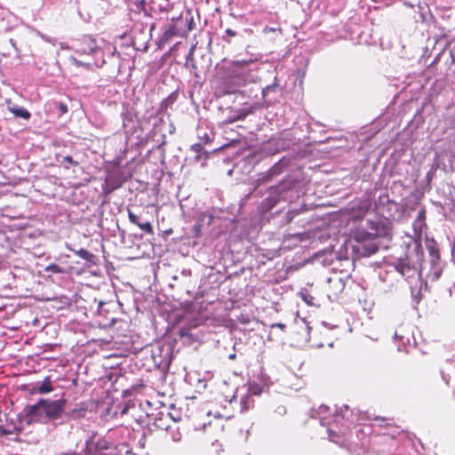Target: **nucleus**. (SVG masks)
Segmentation results:
<instances>
[{"instance_id":"f257e3e1","label":"nucleus","mask_w":455,"mask_h":455,"mask_svg":"<svg viewBox=\"0 0 455 455\" xmlns=\"http://www.w3.org/2000/svg\"><path fill=\"white\" fill-rule=\"evenodd\" d=\"M22 413L28 425L33 422L47 424L57 419V400L40 398L36 403L27 405Z\"/></svg>"},{"instance_id":"f03ea898","label":"nucleus","mask_w":455,"mask_h":455,"mask_svg":"<svg viewBox=\"0 0 455 455\" xmlns=\"http://www.w3.org/2000/svg\"><path fill=\"white\" fill-rule=\"evenodd\" d=\"M351 237L356 243L353 245V251L360 257H368L379 250L374 237L367 229L356 228L352 231Z\"/></svg>"},{"instance_id":"7ed1b4c3","label":"nucleus","mask_w":455,"mask_h":455,"mask_svg":"<svg viewBox=\"0 0 455 455\" xmlns=\"http://www.w3.org/2000/svg\"><path fill=\"white\" fill-rule=\"evenodd\" d=\"M70 48L81 55L97 54L101 52V49L98 45L96 40L89 36H83L72 40Z\"/></svg>"},{"instance_id":"20e7f679","label":"nucleus","mask_w":455,"mask_h":455,"mask_svg":"<svg viewBox=\"0 0 455 455\" xmlns=\"http://www.w3.org/2000/svg\"><path fill=\"white\" fill-rule=\"evenodd\" d=\"M172 24L168 26V28L164 31L163 35L161 36V42L162 43H167L169 42L173 36H180L182 27L186 24L187 21H183L182 17L180 16L177 19L172 18Z\"/></svg>"},{"instance_id":"39448f33","label":"nucleus","mask_w":455,"mask_h":455,"mask_svg":"<svg viewBox=\"0 0 455 455\" xmlns=\"http://www.w3.org/2000/svg\"><path fill=\"white\" fill-rule=\"evenodd\" d=\"M371 205V203L370 199H368V198L358 200L349 209L351 218L355 220H362L368 212Z\"/></svg>"},{"instance_id":"423d86ee","label":"nucleus","mask_w":455,"mask_h":455,"mask_svg":"<svg viewBox=\"0 0 455 455\" xmlns=\"http://www.w3.org/2000/svg\"><path fill=\"white\" fill-rule=\"evenodd\" d=\"M251 63V60H234L228 67V72L233 76L239 78H244L248 72V66Z\"/></svg>"},{"instance_id":"0eeeda50","label":"nucleus","mask_w":455,"mask_h":455,"mask_svg":"<svg viewBox=\"0 0 455 455\" xmlns=\"http://www.w3.org/2000/svg\"><path fill=\"white\" fill-rule=\"evenodd\" d=\"M366 225L368 231L371 232L374 239L385 236L387 234V227L381 221L369 220Z\"/></svg>"},{"instance_id":"6e6552de","label":"nucleus","mask_w":455,"mask_h":455,"mask_svg":"<svg viewBox=\"0 0 455 455\" xmlns=\"http://www.w3.org/2000/svg\"><path fill=\"white\" fill-rule=\"evenodd\" d=\"M128 213V219L131 223L138 226L141 230L146 232L148 235H153L154 234V228L150 222H140V218L138 215H136L134 212H132L130 209L127 210Z\"/></svg>"},{"instance_id":"1a4fd4ad","label":"nucleus","mask_w":455,"mask_h":455,"mask_svg":"<svg viewBox=\"0 0 455 455\" xmlns=\"http://www.w3.org/2000/svg\"><path fill=\"white\" fill-rule=\"evenodd\" d=\"M54 390V387L52 385V381L51 380V377H45L42 383H37L31 389H29V393L34 395L36 393L39 394H47Z\"/></svg>"},{"instance_id":"9d476101","label":"nucleus","mask_w":455,"mask_h":455,"mask_svg":"<svg viewBox=\"0 0 455 455\" xmlns=\"http://www.w3.org/2000/svg\"><path fill=\"white\" fill-rule=\"evenodd\" d=\"M426 247L431 257L433 264H436L440 260V253L436 242L434 239H427L426 241Z\"/></svg>"},{"instance_id":"9b49d317","label":"nucleus","mask_w":455,"mask_h":455,"mask_svg":"<svg viewBox=\"0 0 455 455\" xmlns=\"http://www.w3.org/2000/svg\"><path fill=\"white\" fill-rule=\"evenodd\" d=\"M395 267L403 276H411L414 273V267L405 259H400Z\"/></svg>"},{"instance_id":"f8f14e48","label":"nucleus","mask_w":455,"mask_h":455,"mask_svg":"<svg viewBox=\"0 0 455 455\" xmlns=\"http://www.w3.org/2000/svg\"><path fill=\"white\" fill-rule=\"evenodd\" d=\"M10 111L16 116L25 120H28L31 116L30 113L24 108L13 106L9 108Z\"/></svg>"},{"instance_id":"ddd939ff","label":"nucleus","mask_w":455,"mask_h":455,"mask_svg":"<svg viewBox=\"0 0 455 455\" xmlns=\"http://www.w3.org/2000/svg\"><path fill=\"white\" fill-rule=\"evenodd\" d=\"M253 403V400L250 395H245L241 400V405L242 409L241 411H246L251 407V403Z\"/></svg>"},{"instance_id":"4468645a","label":"nucleus","mask_w":455,"mask_h":455,"mask_svg":"<svg viewBox=\"0 0 455 455\" xmlns=\"http://www.w3.org/2000/svg\"><path fill=\"white\" fill-rule=\"evenodd\" d=\"M248 390H249L250 396H251V395H258L261 393V387L258 384L250 385V387Z\"/></svg>"},{"instance_id":"2eb2a0df","label":"nucleus","mask_w":455,"mask_h":455,"mask_svg":"<svg viewBox=\"0 0 455 455\" xmlns=\"http://www.w3.org/2000/svg\"><path fill=\"white\" fill-rule=\"evenodd\" d=\"M155 425L156 427L160 429H167L169 427L168 424H165L164 422V419L162 417H159L158 419H156Z\"/></svg>"},{"instance_id":"dca6fc26","label":"nucleus","mask_w":455,"mask_h":455,"mask_svg":"<svg viewBox=\"0 0 455 455\" xmlns=\"http://www.w3.org/2000/svg\"><path fill=\"white\" fill-rule=\"evenodd\" d=\"M244 116H245V114H243H243H239V115H237L235 116L230 117L227 122L228 123H234L235 121L243 119Z\"/></svg>"},{"instance_id":"f3484780","label":"nucleus","mask_w":455,"mask_h":455,"mask_svg":"<svg viewBox=\"0 0 455 455\" xmlns=\"http://www.w3.org/2000/svg\"><path fill=\"white\" fill-rule=\"evenodd\" d=\"M201 228H202V225H201V224H196V225H194V227H193V231H194V235H195V236H196V237H199V236H200Z\"/></svg>"},{"instance_id":"a211bd4d","label":"nucleus","mask_w":455,"mask_h":455,"mask_svg":"<svg viewBox=\"0 0 455 455\" xmlns=\"http://www.w3.org/2000/svg\"><path fill=\"white\" fill-rule=\"evenodd\" d=\"M275 31H279V32L281 33V32H282V28H268V27H267V28H265L263 29V33H264V34H267V33H269V32H275Z\"/></svg>"},{"instance_id":"6ab92c4d","label":"nucleus","mask_w":455,"mask_h":455,"mask_svg":"<svg viewBox=\"0 0 455 455\" xmlns=\"http://www.w3.org/2000/svg\"><path fill=\"white\" fill-rule=\"evenodd\" d=\"M59 112L61 114H66L68 112V106L62 103L59 104Z\"/></svg>"},{"instance_id":"aec40b11","label":"nucleus","mask_w":455,"mask_h":455,"mask_svg":"<svg viewBox=\"0 0 455 455\" xmlns=\"http://www.w3.org/2000/svg\"><path fill=\"white\" fill-rule=\"evenodd\" d=\"M225 34L226 36H229V37H234L236 36V32L234 31L233 29L231 28H227L226 31H225Z\"/></svg>"},{"instance_id":"412c9836","label":"nucleus","mask_w":455,"mask_h":455,"mask_svg":"<svg viewBox=\"0 0 455 455\" xmlns=\"http://www.w3.org/2000/svg\"><path fill=\"white\" fill-rule=\"evenodd\" d=\"M195 49H196V45H193L190 48V50L188 52V54L187 56V60H193V55H194Z\"/></svg>"},{"instance_id":"4be33fe9","label":"nucleus","mask_w":455,"mask_h":455,"mask_svg":"<svg viewBox=\"0 0 455 455\" xmlns=\"http://www.w3.org/2000/svg\"><path fill=\"white\" fill-rule=\"evenodd\" d=\"M426 218V211L424 209H422L421 211H419V214H418V220H424Z\"/></svg>"},{"instance_id":"5701e85b","label":"nucleus","mask_w":455,"mask_h":455,"mask_svg":"<svg viewBox=\"0 0 455 455\" xmlns=\"http://www.w3.org/2000/svg\"><path fill=\"white\" fill-rule=\"evenodd\" d=\"M372 419H373V420L390 421V420H392L393 419L388 418V417H380V416H376V417L372 418Z\"/></svg>"},{"instance_id":"b1692460","label":"nucleus","mask_w":455,"mask_h":455,"mask_svg":"<svg viewBox=\"0 0 455 455\" xmlns=\"http://www.w3.org/2000/svg\"><path fill=\"white\" fill-rule=\"evenodd\" d=\"M172 5L169 3H167V4L164 6V7H160V11L161 12H169L170 10H172Z\"/></svg>"},{"instance_id":"393cba45","label":"nucleus","mask_w":455,"mask_h":455,"mask_svg":"<svg viewBox=\"0 0 455 455\" xmlns=\"http://www.w3.org/2000/svg\"><path fill=\"white\" fill-rule=\"evenodd\" d=\"M173 232L172 228H169L163 231V237H167L168 235H172Z\"/></svg>"},{"instance_id":"a878e982","label":"nucleus","mask_w":455,"mask_h":455,"mask_svg":"<svg viewBox=\"0 0 455 455\" xmlns=\"http://www.w3.org/2000/svg\"><path fill=\"white\" fill-rule=\"evenodd\" d=\"M272 328L274 327H278L280 328L281 330H284L286 328V325L284 323H274L272 324L271 326Z\"/></svg>"},{"instance_id":"bb28decb","label":"nucleus","mask_w":455,"mask_h":455,"mask_svg":"<svg viewBox=\"0 0 455 455\" xmlns=\"http://www.w3.org/2000/svg\"><path fill=\"white\" fill-rule=\"evenodd\" d=\"M270 179H271V175H270V174H266V175H264V177L262 178V180H259H259H258V181L262 180V182H267V181H269V180H270Z\"/></svg>"},{"instance_id":"cd10ccee","label":"nucleus","mask_w":455,"mask_h":455,"mask_svg":"<svg viewBox=\"0 0 455 455\" xmlns=\"http://www.w3.org/2000/svg\"><path fill=\"white\" fill-rule=\"evenodd\" d=\"M104 307H105V303L103 302H100L99 304V308H98V311H99V314L101 315L103 310H104Z\"/></svg>"},{"instance_id":"c85d7f7f","label":"nucleus","mask_w":455,"mask_h":455,"mask_svg":"<svg viewBox=\"0 0 455 455\" xmlns=\"http://www.w3.org/2000/svg\"><path fill=\"white\" fill-rule=\"evenodd\" d=\"M9 43L11 44V45L15 49L16 52H18V49H17V46H16V43L13 39H10L9 40Z\"/></svg>"},{"instance_id":"c756f323","label":"nucleus","mask_w":455,"mask_h":455,"mask_svg":"<svg viewBox=\"0 0 455 455\" xmlns=\"http://www.w3.org/2000/svg\"><path fill=\"white\" fill-rule=\"evenodd\" d=\"M58 408H59V414H60V411H62V401L61 400H59Z\"/></svg>"},{"instance_id":"7c9ffc66","label":"nucleus","mask_w":455,"mask_h":455,"mask_svg":"<svg viewBox=\"0 0 455 455\" xmlns=\"http://www.w3.org/2000/svg\"><path fill=\"white\" fill-rule=\"evenodd\" d=\"M114 322H115V318H114V317H111V318L109 319V324H112ZM104 324H105V325H108V323H104Z\"/></svg>"},{"instance_id":"2f4dec72","label":"nucleus","mask_w":455,"mask_h":455,"mask_svg":"<svg viewBox=\"0 0 455 455\" xmlns=\"http://www.w3.org/2000/svg\"><path fill=\"white\" fill-rule=\"evenodd\" d=\"M65 160L68 161V162L73 163V160H72V158L70 156L65 157Z\"/></svg>"},{"instance_id":"473e14b6","label":"nucleus","mask_w":455,"mask_h":455,"mask_svg":"<svg viewBox=\"0 0 455 455\" xmlns=\"http://www.w3.org/2000/svg\"><path fill=\"white\" fill-rule=\"evenodd\" d=\"M192 23H193V21L191 20V21H190V23H189V26H188V29H189V30H192V29H193Z\"/></svg>"},{"instance_id":"72a5a7b5","label":"nucleus","mask_w":455,"mask_h":455,"mask_svg":"<svg viewBox=\"0 0 455 455\" xmlns=\"http://www.w3.org/2000/svg\"><path fill=\"white\" fill-rule=\"evenodd\" d=\"M228 357H229V359H232V360H233V359H235V354H232V355H230Z\"/></svg>"},{"instance_id":"f704fd0d","label":"nucleus","mask_w":455,"mask_h":455,"mask_svg":"<svg viewBox=\"0 0 455 455\" xmlns=\"http://www.w3.org/2000/svg\"><path fill=\"white\" fill-rule=\"evenodd\" d=\"M3 434H4V435H9V434H11V432H10V431H6V430H4V431H3Z\"/></svg>"},{"instance_id":"c9c22d12","label":"nucleus","mask_w":455,"mask_h":455,"mask_svg":"<svg viewBox=\"0 0 455 455\" xmlns=\"http://www.w3.org/2000/svg\"><path fill=\"white\" fill-rule=\"evenodd\" d=\"M223 40H224L225 42L228 43V44L230 43V41H229L228 39H227L225 36H223Z\"/></svg>"},{"instance_id":"e433bc0d","label":"nucleus","mask_w":455,"mask_h":455,"mask_svg":"<svg viewBox=\"0 0 455 455\" xmlns=\"http://www.w3.org/2000/svg\"><path fill=\"white\" fill-rule=\"evenodd\" d=\"M194 148H201V145H200V144H196V145H195V146H194Z\"/></svg>"},{"instance_id":"4c0bfd02","label":"nucleus","mask_w":455,"mask_h":455,"mask_svg":"<svg viewBox=\"0 0 455 455\" xmlns=\"http://www.w3.org/2000/svg\"><path fill=\"white\" fill-rule=\"evenodd\" d=\"M51 267H52V268H57V266H56V265H54V264H52V265L51 266Z\"/></svg>"},{"instance_id":"58836bf2","label":"nucleus","mask_w":455,"mask_h":455,"mask_svg":"<svg viewBox=\"0 0 455 455\" xmlns=\"http://www.w3.org/2000/svg\"><path fill=\"white\" fill-rule=\"evenodd\" d=\"M204 140H206V142L210 141V138H204Z\"/></svg>"},{"instance_id":"ea45409f","label":"nucleus","mask_w":455,"mask_h":455,"mask_svg":"<svg viewBox=\"0 0 455 455\" xmlns=\"http://www.w3.org/2000/svg\"><path fill=\"white\" fill-rule=\"evenodd\" d=\"M204 140H206V142L210 141V138H204Z\"/></svg>"},{"instance_id":"a19ab883","label":"nucleus","mask_w":455,"mask_h":455,"mask_svg":"<svg viewBox=\"0 0 455 455\" xmlns=\"http://www.w3.org/2000/svg\"><path fill=\"white\" fill-rule=\"evenodd\" d=\"M144 4H145L144 0H141V1H140V4H141V5H144Z\"/></svg>"},{"instance_id":"79ce46f5","label":"nucleus","mask_w":455,"mask_h":455,"mask_svg":"<svg viewBox=\"0 0 455 455\" xmlns=\"http://www.w3.org/2000/svg\"><path fill=\"white\" fill-rule=\"evenodd\" d=\"M81 252L85 253V254H88V252H87L86 251H84V250H83V251H81Z\"/></svg>"},{"instance_id":"37998d69","label":"nucleus","mask_w":455,"mask_h":455,"mask_svg":"<svg viewBox=\"0 0 455 455\" xmlns=\"http://www.w3.org/2000/svg\"><path fill=\"white\" fill-rule=\"evenodd\" d=\"M174 421H179L180 419H175V418H172Z\"/></svg>"}]
</instances>
